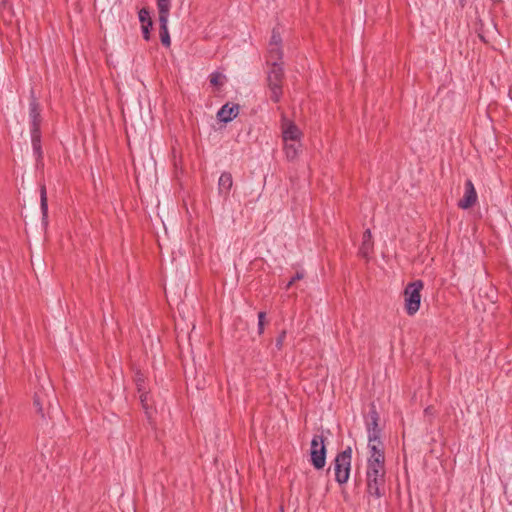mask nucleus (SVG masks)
Returning a JSON list of instances; mask_svg holds the SVG:
<instances>
[{"mask_svg": "<svg viewBox=\"0 0 512 512\" xmlns=\"http://www.w3.org/2000/svg\"><path fill=\"white\" fill-rule=\"evenodd\" d=\"M385 463H367L366 485L369 495L380 498L385 493Z\"/></svg>", "mask_w": 512, "mask_h": 512, "instance_id": "1", "label": "nucleus"}, {"mask_svg": "<svg viewBox=\"0 0 512 512\" xmlns=\"http://www.w3.org/2000/svg\"><path fill=\"white\" fill-rule=\"evenodd\" d=\"M352 460V449L347 447L342 452L338 453L334 459V474L335 480L340 484H345L350 476Z\"/></svg>", "mask_w": 512, "mask_h": 512, "instance_id": "2", "label": "nucleus"}, {"mask_svg": "<svg viewBox=\"0 0 512 512\" xmlns=\"http://www.w3.org/2000/svg\"><path fill=\"white\" fill-rule=\"evenodd\" d=\"M423 282L416 280L409 283L404 290L405 309L408 315H414L420 308L421 303V290L423 289Z\"/></svg>", "mask_w": 512, "mask_h": 512, "instance_id": "3", "label": "nucleus"}, {"mask_svg": "<svg viewBox=\"0 0 512 512\" xmlns=\"http://www.w3.org/2000/svg\"><path fill=\"white\" fill-rule=\"evenodd\" d=\"M271 68L268 72V86L270 89V98L274 102H278L282 95V80L284 72L282 68V62L269 63Z\"/></svg>", "mask_w": 512, "mask_h": 512, "instance_id": "4", "label": "nucleus"}, {"mask_svg": "<svg viewBox=\"0 0 512 512\" xmlns=\"http://www.w3.org/2000/svg\"><path fill=\"white\" fill-rule=\"evenodd\" d=\"M311 463L315 469L320 470L326 464V446L322 435H314L310 447Z\"/></svg>", "mask_w": 512, "mask_h": 512, "instance_id": "5", "label": "nucleus"}, {"mask_svg": "<svg viewBox=\"0 0 512 512\" xmlns=\"http://www.w3.org/2000/svg\"><path fill=\"white\" fill-rule=\"evenodd\" d=\"M42 122L40 104L32 93L29 102V123L30 132L40 131V125Z\"/></svg>", "mask_w": 512, "mask_h": 512, "instance_id": "6", "label": "nucleus"}, {"mask_svg": "<svg viewBox=\"0 0 512 512\" xmlns=\"http://www.w3.org/2000/svg\"><path fill=\"white\" fill-rule=\"evenodd\" d=\"M368 449L369 457L367 459V463H385L384 448L380 437L374 440L373 438H368Z\"/></svg>", "mask_w": 512, "mask_h": 512, "instance_id": "7", "label": "nucleus"}, {"mask_svg": "<svg viewBox=\"0 0 512 512\" xmlns=\"http://www.w3.org/2000/svg\"><path fill=\"white\" fill-rule=\"evenodd\" d=\"M478 196L471 180H467L464 185V195L459 200L458 206L461 209H469L477 202Z\"/></svg>", "mask_w": 512, "mask_h": 512, "instance_id": "8", "label": "nucleus"}, {"mask_svg": "<svg viewBox=\"0 0 512 512\" xmlns=\"http://www.w3.org/2000/svg\"><path fill=\"white\" fill-rule=\"evenodd\" d=\"M379 421V414L375 409V406L372 405L367 417H366V428H367V434L368 438H379L381 430L378 426Z\"/></svg>", "mask_w": 512, "mask_h": 512, "instance_id": "9", "label": "nucleus"}, {"mask_svg": "<svg viewBox=\"0 0 512 512\" xmlns=\"http://www.w3.org/2000/svg\"><path fill=\"white\" fill-rule=\"evenodd\" d=\"M282 134L284 142H297L301 137L299 128L286 119L282 121Z\"/></svg>", "mask_w": 512, "mask_h": 512, "instance_id": "10", "label": "nucleus"}, {"mask_svg": "<svg viewBox=\"0 0 512 512\" xmlns=\"http://www.w3.org/2000/svg\"><path fill=\"white\" fill-rule=\"evenodd\" d=\"M239 114V105L227 103L221 107L217 117L221 122H230Z\"/></svg>", "mask_w": 512, "mask_h": 512, "instance_id": "11", "label": "nucleus"}, {"mask_svg": "<svg viewBox=\"0 0 512 512\" xmlns=\"http://www.w3.org/2000/svg\"><path fill=\"white\" fill-rule=\"evenodd\" d=\"M232 185H233V179H232L231 173L223 172L220 175V178L218 181L219 194L226 199L229 196Z\"/></svg>", "mask_w": 512, "mask_h": 512, "instance_id": "12", "label": "nucleus"}, {"mask_svg": "<svg viewBox=\"0 0 512 512\" xmlns=\"http://www.w3.org/2000/svg\"><path fill=\"white\" fill-rule=\"evenodd\" d=\"M31 134V144L33 153L36 157V160L39 161L42 159L43 151L41 146V131L30 132Z\"/></svg>", "mask_w": 512, "mask_h": 512, "instance_id": "13", "label": "nucleus"}, {"mask_svg": "<svg viewBox=\"0 0 512 512\" xmlns=\"http://www.w3.org/2000/svg\"><path fill=\"white\" fill-rule=\"evenodd\" d=\"M372 235H371V231L369 229H367L364 233H363V241H362V245L360 247V254L363 256V257H367L370 253V251L372 250Z\"/></svg>", "mask_w": 512, "mask_h": 512, "instance_id": "14", "label": "nucleus"}, {"mask_svg": "<svg viewBox=\"0 0 512 512\" xmlns=\"http://www.w3.org/2000/svg\"><path fill=\"white\" fill-rule=\"evenodd\" d=\"M171 0H157V8L159 12V22H164L169 18Z\"/></svg>", "mask_w": 512, "mask_h": 512, "instance_id": "15", "label": "nucleus"}, {"mask_svg": "<svg viewBox=\"0 0 512 512\" xmlns=\"http://www.w3.org/2000/svg\"><path fill=\"white\" fill-rule=\"evenodd\" d=\"M282 56L281 45H268V63L280 62Z\"/></svg>", "mask_w": 512, "mask_h": 512, "instance_id": "16", "label": "nucleus"}, {"mask_svg": "<svg viewBox=\"0 0 512 512\" xmlns=\"http://www.w3.org/2000/svg\"><path fill=\"white\" fill-rule=\"evenodd\" d=\"M160 23V38L161 42L164 46L169 47L171 44L170 35L168 32V19H165L164 22Z\"/></svg>", "mask_w": 512, "mask_h": 512, "instance_id": "17", "label": "nucleus"}, {"mask_svg": "<svg viewBox=\"0 0 512 512\" xmlns=\"http://www.w3.org/2000/svg\"><path fill=\"white\" fill-rule=\"evenodd\" d=\"M40 207L43 215V220L45 221L47 219L48 214V201L46 187L44 185L40 187Z\"/></svg>", "mask_w": 512, "mask_h": 512, "instance_id": "18", "label": "nucleus"}, {"mask_svg": "<svg viewBox=\"0 0 512 512\" xmlns=\"http://www.w3.org/2000/svg\"><path fill=\"white\" fill-rule=\"evenodd\" d=\"M284 149L287 158L293 160L298 154L299 145L296 142H284Z\"/></svg>", "mask_w": 512, "mask_h": 512, "instance_id": "19", "label": "nucleus"}, {"mask_svg": "<svg viewBox=\"0 0 512 512\" xmlns=\"http://www.w3.org/2000/svg\"><path fill=\"white\" fill-rule=\"evenodd\" d=\"M210 84L215 87H221L226 81V76L219 72H213L209 77Z\"/></svg>", "mask_w": 512, "mask_h": 512, "instance_id": "20", "label": "nucleus"}, {"mask_svg": "<svg viewBox=\"0 0 512 512\" xmlns=\"http://www.w3.org/2000/svg\"><path fill=\"white\" fill-rule=\"evenodd\" d=\"M46 398H49V394L43 391H37L34 397V405L38 407L39 411H42V406L46 402Z\"/></svg>", "mask_w": 512, "mask_h": 512, "instance_id": "21", "label": "nucleus"}, {"mask_svg": "<svg viewBox=\"0 0 512 512\" xmlns=\"http://www.w3.org/2000/svg\"><path fill=\"white\" fill-rule=\"evenodd\" d=\"M138 17H139V21L141 22L142 25L147 24L149 21H152V19L150 17V12L146 8L140 9V11L138 13Z\"/></svg>", "mask_w": 512, "mask_h": 512, "instance_id": "22", "label": "nucleus"}, {"mask_svg": "<svg viewBox=\"0 0 512 512\" xmlns=\"http://www.w3.org/2000/svg\"><path fill=\"white\" fill-rule=\"evenodd\" d=\"M282 43V38H281V35H280V32L277 28H274L272 30V35H271V38H270V41H269V44L268 45H281Z\"/></svg>", "mask_w": 512, "mask_h": 512, "instance_id": "23", "label": "nucleus"}, {"mask_svg": "<svg viewBox=\"0 0 512 512\" xmlns=\"http://www.w3.org/2000/svg\"><path fill=\"white\" fill-rule=\"evenodd\" d=\"M142 34L145 40L150 39V29L152 28V21H149L147 24L142 25Z\"/></svg>", "mask_w": 512, "mask_h": 512, "instance_id": "24", "label": "nucleus"}, {"mask_svg": "<svg viewBox=\"0 0 512 512\" xmlns=\"http://www.w3.org/2000/svg\"><path fill=\"white\" fill-rule=\"evenodd\" d=\"M286 338V331H282L279 336L276 338V341H275V347L278 349V350H281L282 347H283V344H284V340Z\"/></svg>", "mask_w": 512, "mask_h": 512, "instance_id": "25", "label": "nucleus"}, {"mask_svg": "<svg viewBox=\"0 0 512 512\" xmlns=\"http://www.w3.org/2000/svg\"><path fill=\"white\" fill-rule=\"evenodd\" d=\"M135 382H136V386L138 388V392H142L145 390L144 376L142 374L136 375Z\"/></svg>", "mask_w": 512, "mask_h": 512, "instance_id": "26", "label": "nucleus"}, {"mask_svg": "<svg viewBox=\"0 0 512 512\" xmlns=\"http://www.w3.org/2000/svg\"><path fill=\"white\" fill-rule=\"evenodd\" d=\"M305 276L304 272L303 271H298L294 277H292V279L287 283L286 285V289H289L293 284L294 282L298 281V280H301L303 279Z\"/></svg>", "mask_w": 512, "mask_h": 512, "instance_id": "27", "label": "nucleus"}, {"mask_svg": "<svg viewBox=\"0 0 512 512\" xmlns=\"http://www.w3.org/2000/svg\"><path fill=\"white\" fill-rule=\"evenodd\" d=\"M264 321H265V312H259L258 314V330L259 334H262L264 331Z\"/></svg>", "mask_w": 512, "mask_h": 512, "instance_id": "28", "label": "nucleus"}, {"mask_svg": "<svg viewBox=\"0 0 512 512\" xmlns=\"http://www.w3.org/2000/svg\"><path fill=\"white\" fill-rule=\"evenodd\" d=\"M139 393H140V395H139L140 401H141L143 407L145 409H147L148 408V404H147L148 394H147V392H145V390L142 392H139Z\"/></svg>", "mask_w": 512, "mask_h": 512, "instance_id": "29", "label": "nucleus"}, {"mask_svg": "<svg viewBox=\"0 0 512 512\" xmlns=\"http://www.w3.org/2000/svg\"><path fill=\"white\" fill-rule=\"evenodd\" d=\"M431 410H432V408H431V407H428V408H426V409H425V413H426V414L431 413Z\"/></svg>", "mask_w": 512, "mask_h": 512, "instance_id": "30", "label": "nucleus"}]
</instances>
